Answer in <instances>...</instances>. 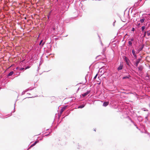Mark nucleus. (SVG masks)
I'll return each instance as SVG.
<instances>
[{
  "label": "nucleus",
  "mask_w": 150,
  "mask_h": 150,
  "mask_svg": "<svg viewBox=\"0 0 150 150\" xmlns=\"http://www.w3.org/2000/svg\"><path fill=\"white\" fill-rule=\"evenodd\" d=\"M144 25L141 28V30L144 35V37H145L146 35V30H147L148 27L147 25V23H146V25H145V24H144Z\"/></svg>",
  "instance_id": "obj_1"
},
{
  "label": "nucleus",
  "mask_w": 150,
  "mask_h": 150,
  "mask_svg": "<svg viewBox=\"0 0 150 150\" xmlns=\"http://www.w3.org/2000/svg\"><path fill=\"white\" fill-rule=\"evenodd\" d=\"M67 107V106H65L62 108L60 111V113L61 114H62L63 111L66 109Z\"/></svg>",
  "instance_id": "obj_2"
},
{
  "label": "nucleus",
  "mask_w": 150,
  "mask_h": 150,
  "mask_svg": "<svg viewBox=\"0 0 150 150\" xmlns=\"http://www.w3.org/2000/svg\"><path fill=\"white\" fill-rule=\"evenodd\" d=\"M140 59H138L136 63H135V64H134L136 66V67H137V66H138V64L139 63V62H140Z\"/></svg>",
  "instance_id": "obj_3"
},
{
  "label": "nucleus",
  "mask_w": 150,
  "mask_h": 150,
  "mask_svg": "<svg viewBox=\"0 0 150 150\" xmlns=\"http://www.w3.org/2000/svg\"><path fill=\"white\" fill-rule=\"evenodd\" d=\"M90 92L89 91H88L86 92L83 94L82 95L83 97H85L87 96Z\"/></svg>",
  "instance_id": "obj_4"
},
{
  "label": "nucleus",
  "mask_w": 150,
  "mask_h": 150,
  "mask_svg": "<svg viewBox=\"0 0 150 150\" xmlns=\"http://www.w3.org/2000/svg\"><path fill=\"white\" fill-rule=\"evenodd\" d=\"M39 142L38 141H35L33 144H32L29 148H30L31 147L34 146L37 143Z\"/></svg>",
  "instance_id": "obj_5"
},
{
  "label": "nucleus",
  "mask_w": 150,
  "mask_h": 150,
  "mask_svg": "<svg viewBox=\"0 0 150 150\" xmlns=\"http://www.w3.org/2000/svg\"><path fill=\"white\" fill-rule=\"evenodd\" d=\"M109 102H105L103 104V105L104 106H106L108 105Z\"/></svg>",
  "instance_id": "obj_6"
},
{
  "label": "nucleus",
  "mask_w": 150,
  "mask_h": 150,
  "mask_svg": "<svg viewBox=\"0 0 150 150\" xmlns=\"http://www.w3.org/2000/svg\"><path fill=\"white\" fill-rule=\"evenodd\" d=\"M123 66L122 65H120V66H119L118 68L117 69L118 70H121Z\"/></svg>",
  "instance_id": "obj_7"
},
{
  "label": "nucleus",
  "mask_w": 150,
  "mask_h": 150,
  "mask_svg": "<svg viewBox=\"0 0 150 150\" xmlns=\"http://www.w3.org/2000/svg\"><path fill=\"white\" fill-rule=\"evenodd\" d=\"M132 54H133V55H134V57H136V55L135 54V51H134V50H132Z\"/></svg>",
  "instance_id": "obj_8"
},
{
  "label": "nucleus",
  "mask_w": 150,
  "mask_h": 150,
  "mask_svg": "<svg viewBox=\"0 0 150 150\" xmlns=\"http://www.w3.org/2000/svg\"><path fill=\"white\" fill-rule=\"evenodd\" d=\"M146 34L148 36H149L150 35V30L147 31Z\"/></svg>",
  "instance_id": "obj_9"
},
{
  "label": "nucleus",
  "mask_w": 150,
  "mask_h": 150,
  "mask_svg": "<svg viewBox=\"0 0 150 150\" xmlns=\"http://www.w3.org/2000/svg\"><path fill=\"white\" fill-rule=\"evenodd\" d=\"M13 72L12 71H11L10 72V73L8 74V76H10L13 75Z\"/></svg>",
  "instance_id": "obj_10"
},
{
  "label": "nucleus",
  "mask_w": 150,
  "mask_h": 150,
  "mask_svg": "<svg viewBox=\"0 0 150 150\" xmlns=\"http://www.w3.org/2000/svg\"><path fill=\"white\" fill-rule=\"evenodd\" d=\"M145 20H146V19L144 18H143L141 19V23H142L143 22H144Z\"/></svg>",
  "instance_id": "obj_11"
},
{
  "label": "nucleus",
  "mask_w": 150,
  "mask_h": 150,
  "mask_svg": "<svg viewBox=\"0 0 150 150\" xmlns=\"http://www.w3.org/2000/svg\"><path fill=\"white\" fill-rule=\"evenodd\" d=\"M84 105H82L79 106V108H82L84 107Z\"/></svg>",
  "instance_id": "obj_12"
},
{
  "label": "nucleus",
  "mask_w": 150,
  "mask_h": 150,
  "mask_svg": "<svg viewBox=\"0 0 150 150\" xmlns=\"http://www.w3.org/2000/svg\"><path fill=\"white\" fill-rule=\"evenodd\" d=\"M129 78V77L128 76H125V77H123L122 79H127V78Z\"/></svg>",
  "instance_id": "obj_13"
},
{
  "label": "nucleus",
  "mask_w": 150,
  "mask_h": 150,
  "mask_svg": "<svg viewBox=\"0 0 150 150\" xmlns=\"http://www.w3.org/2000/svg\"><path fill=\"white\" fill-rule=\"evenodd\" d=\"M128 44L129 45H131L132 44V42L130 41H129Z\"/></svg>",
  "instance_id": "obj_14"
},
{
  "label": "nucleus",
  "mask_w": 150,
  "mask_h": 150,
  "mask_svg": "<svg viewBox=\"0 0 150 150\" xmlns=\"http://www.w3.org/2000/svg\"><path fill=\"white\" fill-rule=\"evenodd\" d=\"M140 22H137V25H138V26L139 27L140 26Z\"/></svg>",
  "instance_id": "obj_15"
},
{
  "label": "nucleus",
  "mask_w": 150,
  "mask_h": 150,
  "mask_svg": "<svg viewBox=\"0 0 150 150\" xmlns=\"http://www.w3.org/2000/svg\"><path fill=\"white\" fill-rule=\"evenodd\" d=\"M42 40H41L40 41V43H39V45H40L41 44H42Z\"/></svg>",
  "instance_id": "obj_16"
},
{
  "label": "nucleus",
  "mask_w": 150,
  "mask_h": 150,
  "mask_svg": "<svg viewBox=\"0 0 150 150\" xmlns=\"http://www.w3.org/2000/svg\"><path fill=\"white\" fill-rule=\"evenodd\" d=\"M24 69V68H21L20 69V71H22Z\"/></svg>",
  "instance_id": "obj_17"
},
{
  "label": "nucleus",
  "mask_w": 150,
  "mask_h": 150,
  "mask_svg": "<svg viewBox=\"0 0 150 150\" xmlns=\"http://www.w3.org/2000/svg\"><path fill=\"white\" fill-rule=\"evenodd\" d=\"M30 68V67L29 66H27V67H26L25 68V69H28V68Z\"/></svg>",
  "instance_id": "obj_18"
},
{
  "label": "nucleus",
  "mask_w": 150,
  "mask_h": 150,
  "mask_svg": "<svg viewBox=\"0 0 150 150\" xmlns=\"http://www.w3.org/2000/svg\"><path fill=\"white\" fill-rule=\"evenodd\" d=\"M132 31H134V28H132Z\"/></svg>",
  "instance_id": "obj_19"
},
{
  "label": "nucleus",
  "mask_w": 150,
  "mask_h": 150,
  "mask_svg": "<svg viewBox=\"0 0 150 150\" xmlns=\"http://www.w3.org/2000/svg\"><path fill=\"white\" fill-rule=\"evenodd\" d=\"M97 76V74L94 77V79H96Z\"/></svg>",
  "instance_id": "obj_20"
},
{
  "label": "nucleus",
  "mask_w": 150,
  "mask_h": 150,
  "mask_svg": "<svg viewBox=\"0 0 150 150\" xmlns=\"http://www.w3.org/2000/svg\"><path fill=\"white\" fill-rule=\"evenodd\" d=\"M44 43H43L42 44V45H41V46H43V45H44Z\"/></svg>",
  "instance_id": "obj_21"
},
{
  "label": "nucleus",
  "mask_w": 150,
  "mask_h": 150,
  "mask_svg": "<svg viewBox=\"0 0 150 150\" xmlns=\"http://www.w3.org/2000/svg\"><path fill=\"white\" fill-rule=\"evenodd\" d=\"M144 45H143L142 47H141V50H142V48H143V47H144Z\"/></svg>",
  "instance_id": "obj_22"
},
{
  "label": "nucleus",
  "mask_w": 150,
  "mask_h": 150,
  "mask_svg": "<svg viewBox=\"0 0 150 150\" xmlns=\"http://www.w3.org/2000/svg\"><path fill=\"white\" fill-rule=\"evenodd\" d=\"M138 69L139 70H140V68L139 67L138 68Z\"/></svg>",
  "instance_id": "obj_23"
},
{
  "label": "nucleus",
  "mask_w": 150,
  "mask_h": 150,
  "mask_svg": "<svg viewBox=\"0 0 150 150\" xmlns=\"http://www.w3.org/2000/svg\"><path fill=\"white\" fill-rule=\"evenodd\" d=\"M125 59L126 60H127V57H125Z\"/></svg>",
  "instance_id": "obj_24"
},
{
  "label": "nucleus",
  "mask_w": 150,
  "mask_h": 150,
  "mask_svg": "<svg viewBox=\"0 0 150 150\" xmlns=\"http://www.w3.org/2000/svg\"><path fill=\"white\" fill-rule=\"evenodd\" d=\"M131 40H133V39H131Z\"/></svg>",
  "instance_id": "obj_25"
}]
</instances>
